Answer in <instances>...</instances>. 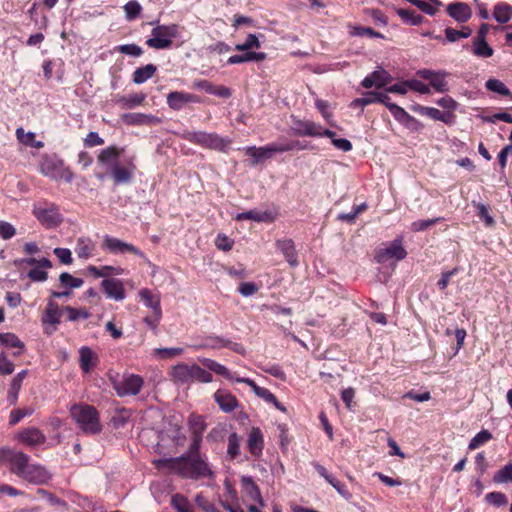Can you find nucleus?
Instances as JSON below:
<instances>
[{
    "label": "nucleus",
    "mask_w": 512,
    "mask_h": 512,
    "mask_svg": "<svg viewBox=\"0 0 512 512\" xmlns=\"http://www.w3.org/2000/svg\"><path fill=\"white\" fill-rule=\"evenodd\" d=\"M234 219L236 221H244V220H252L258 223L265 222L271 223L274 221L272 213L269 211H257V210H249L247 212L237 214Z\"/></svg>",
    "instance_id": "27"
},
{
    "label": "nucleus",
    "mask_w": 512,
    "mask_h": 512,
    "mask_svg": "<svg viewBox=\"0 0 512 512\" xmlns=\"http://www.w3.org/2000/svg\"><path fill=\"white\" fill-rule=\"evenodd\" d=\"M199 102L200 97L198 95L185 91H172L167 94V104L174 111L181 110L187 104Z\"/></svg>",
    "instance_id": "16"
},
{
    "label": "nucleus",
    "mask_w": 512,
    "mask_h": 512,
    "mask_svg": "<svg viewBox=\"0 0 512 512\" xmlns=\"http://www.w3.org/2000/svg\"><path fill=\"white\" fill-rule=\"evenodd\" d=\"M54 254L62 264L70 265L73 262L72 253L67 248H55Z\"/></svg>",
    "instance_id": "60"
},
{
    "label": "nucleus",
    "mask_w": 512,
    "mask_h": 512,
    "mask_svg": "<svg viewBox=\"0 0 512 512\" xmlns=\"http://www.w3.org/2000/svg\"><path fill=\"white\" fill-rule=\"evenodd\" d=\"M261 47L260 41L255 34H249L242 44H237L235 50L237 51H250L251 49H259Z\"/></svg>",
    "instance_id": "53"
},
{
    "label": "nucleus",
    "mask_w": 512,
    "mask_h": 512,
    "mask_svg": "<svg viewBox=\"0 0 512 512\" xmlns=\"http://www.w3.org/2000/svg\"><path fill=\"white\" fill-rule=\"evenodd\" d=\"M27 276L34 282H43L47 280L48 273L37 266L31 269Z\"/></svg>",
    "instance_id": "64"
},
{
    "label": "nucleus",
    "mask_w": 512,
    "mask_h": 512,
    "mask_svg": "<svg viewBox=\"0 0 512 512\" xmlns=\"http://www.w3.org/2000/svg\"><path fill=\"white\" fill-rule=\"evenodd\" d=\"M14 364L10 361L7 355L2 352L0 353V374L2 375H10L14 371Z\"/></svg>",
    "instance_id": "58"
},
{
    "label": "nucleus",
    "mask_w": 512,
    "mask_h": 512,
    "mask_svg": "<svg viewBox=\"0 0 512 512\" xmlns=\"http://www.w3.org/2000/svg\"><path fill=\"white\" fill-rule=\"evenodd\" d=\"M102 249L108 251L111 254H125L131 253L142 259L146 258L144 252L131 243L124 242L118 238L106 235L102 243Z\"/></svg>",
    "instance_id": "10"
},
{
    "label": "nucleus",
    "mask_w": 512,
    "mask_h": 512,
    "mask_svg": "<svg viewBox=\"0 0 512 512\" xmlns=\"http://www.w3.org/2000/svg\"><path fill=\"white\" fill-rule=\"evenodd\" d=\"M62 312L64 311L60 309L58 303L53 299L48 300L46 309L41 317V322L43 325L48 324L53 326V329L49 330L48 328H44L46 334L50 335L56 330V325L60 323Z\"/></svg>",
    "instance_id": "15"
},
{
    "label": "nucleus",
    "mask_w": 512,
    "mask_h": 512,
    "mask_svg": "<svg viewBox=\"0 0 512 512\" xmlns=\"http://www.w3.org/2000/svg\"><path fill=\"white\" fill-rule=\"evenodd\" d=\"M472 205L476 208L477 216L483 221L485 227L493 228L496 222L490 214V207L484 203L476 201H472Z\"/></svg>",
    "instance_id": "37"
},
{
    "label": "nucleus",
    "mask_w": 512,
    "mask_h": 512,
    "mask_svg": "<svg viewBox=\"0 0 512 512\" xmlns=\"http://www.w3.org/2000/svg\"><path fill=\"white\" fill-rule=\"evenodd\" d=\"M245 154L249 157H252V165L255 166L262 162L264 159L270 158L272 156V151L270 150L269 144L264 147H255L249 146L245 148Z\"/></svg>",
    "instance_id": "32"
},
{
    "label": "nucleus",
    "mask_w": 512,
    "mask_h": 512,
    "mask_svg": "<svg viewBox=\"0 0 512 512\" xmlns=\"http://www.w3.org/2000/svg\"><path fill=\"white\" fill-rule=\"evenodd\" d=\"M101 287L108 298L122 301L125 298V288L121 280L116 278L104 279Z\"/></svg>",
    "instance_id": "19"
},
{
    "label": "nucleus",
    "mask_w": 512,
    "mask_h": 512,
    "mask_svg": "<svg viewBox=\"0 0 512 512\" xmlns=\"http://www.w3.org/2000/svg\"><path fill=\"white\" fill-rule=\"evenodd\" d=\"M241 483L249 497L252 500L258 502L261 506H264V501L260 489L257 486V484L253 481V479L251 477H242Z\"/></svg>",
    "instance_id": "35"
},
{
    "label": "nucleus",
    "mask_w": 512,
    "mask_h": 512,
    "mask_svg": "<svg viewBox=\"0 0 512 512\" xmlns=\"http://www.w3.org/2000/svg\"><path fill=\"white\" fill-rule=\"evenodd\" d=\"M171 506L177 510V512H194V507L188 498L179 493L172 496Z\"/></svg>",
    "instance_id": "42"
},
{
    "label": "nucleus",
    "mask_w": 512,
    "mask_h": 512,
    "mask_svg": "<svg viewBox=\"0 0 512 512\" xmlns=\"http://www.w3.org/2000/svg\"><path fill=\"white\" fill-rule=\"evenodd\" d=\"M80 358V368L84 373H88L95 366L97 356L93 353V351L89 347H82L79 350Z\"/></svg>",
    "instance_id": "33"
},
{
    "label": "nucleus",
    "mask_w": 512,
    "mask_h": 512,
    "mask_svg": "<svg viewBox=\"0 0 512 512\" xmlns=\"http://www.w3.org/2000/svg\"><path fill=\"white\" fill-rule=\"evenodd\" d=\"M88 271L91 275H93L96 278L107 277L110 275H122L124 273L123 268H121L119 266L115 267V266H109V265L102 266L101 268L90 265L88 267Z\"/></svg>",
    "instance_id": "38"
},
{
    "label": "nucleus",
    "mask_w": 512,
    "mask_h": 512,
    "mask_svg": "<svg viewBox=\"0 0 512 512\" xmlns=\"http://www.w3.org/2000/svg\"><path fill=\"white\" fill-rule=\"evenodd\" d=\"M145 99L146 94L144 93H132L128 96L117 95L115 102L124 109H132L142 105Z\"/></svg>",
    "instance_id": "30"
},
{
    "label": "nucleus",
    "mask_w": 512,
    "mask_h": 512,
    "mask_svg": "<svg viewBox=\"0 0 512 512\" xmlns=\"http://www.w3.org/2000/svg\"><path fill=\"white\" fill-rule=\"evenodd\" d=\"M485 87L487 90L500 94L502 96H511L510 89L502 81L498 79H488L485 83Z\"/></svg>",
    "instance_id": "46"
},
{
    "label": "nucleus",
    "mask_w": 512,
    "mask_h": 512,
    "mask_svg": "<svg viewBox=\"0 0 512 512\" xmlns=\"http://www.w3.org/2000/svg\"><path fill=\"white\" fill-rule=\"evenodd\" d=\"M34 215L47 228L57 227L62 222L59 209L54 204L35 208Z\"/></svg>",
    "instance_id": "13"
},
{
    "label": "nucleus",
    "mask_w": 512,
    "mask_h": 512,
    "mask_svg": "<svg viewBox=\"0 0 512 512\" xmlns=\"http://www.w3.org/2000/svg\"><path fill=\"white\" fill-rule=\"evenodd\" d=\"M437 105L443 108V113H449L452 117V124L456 122L455 111L458 108V102L450 96H444L436 101Z\"/></svg>",
    "instance_id": "43"
},
{
    "label": "nucleus",
    "mask_w": 512,
    "mask_h": 512,
    "mask_svg": "<svg viewBox=\"0 0 512 512\" xmlns=\"http://www.w3.org/2000/svg\"><path fill=\"white\" fill-rule=\"evenodd\" d=\"M0 344L7 348L18 349L13 353L14 356H20L25 350V344L20 338L11 332L0 333Z\"/></svg>",
    "instance_id": "29"
},
{
    "label": "nucleus",
    "mask_w": 512,
    "mask_h": 512,
    "mask_svg": "<svg viewBox=\"0 0 512 512\" xmlns=\"http://www.w3.org/2000/svg\"><path fill=\"white\" fill-rule=\"evenodd\" d=\"M472 53L479 58H489L493 55V48L486 40H473Z\"/></svg>",
    "instance_id": "41"
},
{
    "label": "nucleus",
    "mask_w": 512,
    "mask_h": 512,
    "mask_svg": "<svg viewBox=\"0 0 512 512\" xmlns=\"http://www.w3.org/2000/svg\"><path fill=\"white\" fill-rule=\"evenodd\" d=\"M227 454L231 459H236L240 455V437L235 432L228 437Z\"/></svg>",
    "instance_id": "50"
},
{
    "label": "nucleus",
    "mask_w": 512,
    "mask_h": 512,
    "mask_svg": "<svg viewBox=\"0 0 512 512\" xmlns=\"http://www.w3.org/2000/svg\"><path fill=\"white\" fill-rule=\"evenodd\" d=\"M327 482L336 489V491L342 495L344 498L349 499L351 497V493L347 489V487L341 483L337 478L333 475L327 480Z\"/></svg>",
    "instance_id": "59"
},
{
    "label": "nucleus",
    "mask_w": 512,
    "mask_h": 512,
    "mask_svg": "<svg viewBox=\"0 0 512 512\" xmlns=\"http://www.w3.org/2000/svg\"><path fill=\"white\" fill-rule=\"evenodd\" d=\"M152 37L146 40V44L153 49H168L172 46L173 38L178 37V25H158L151 31Z\"/></svg>",
    "instance_id": "8"
},
{
    "label": "nucleus",
    "mask_w": 512,
    "mask_h": 512,
    "mask_svg": "<svg viewBox=\"0 0 512 512\" xmlns=\"http://www.w3.org/2000/svg\"><path fill=\"white\" fill-rule=\"evenodd\" d=\"M275 245L292 267L298 265V256L292 239H279L276 241Z\"/></svg>",
    "instance_id": "23"
},
{
    "label": "nucleus",
    "mask_w": 512,
    "mask_h": 512,
    "mask_svg": "<svg viewBox=\"0 0 512 512\" xmlns=\"http://www.w3.org/2000/svg\"><path fill=\"white\" fill-rule=\"evenodd\" d=\"M490 439H492V434L488 430H481L470 440L468 448L470 450H475Z\"/></svg>",
    "instance_id": "52"
},
{
    "label": "nucleus",
    "mask_w": 512,
    "mask_h": 512,
    "mask_svg": "<svg viewBox=\"0 0 512 512\" xmlns=\"http://www.w3.org/2000/svg\"><path fill=\"white\" fill-rule=\"evenodd\" d=\"M407 255L405 248L402 245L401 239H395L387 246L379 248L375 253V261L380 264L387 263L395 260L400 261Z\"/></svg>",
    "instance_id": "9"
},
{
    "label": "nucleus",
    "mask_w": 512,
    "mask_h": 512,
    "mask_svg": "<svg viewBox=\"0 0 512 512\" xmlns=\"http://www.w3.org/2000/svg\"><path fill=\"white\" fill-rule=\"evenodd\" d=\"M157 67L154 64H147L145 66L137 68L132 75L133 82L135 84H142L148 79L152 78Z\"/></svg>",
    "instance_id": "34"
},
{
    "label": "nucleus",
    "mask_w": 512,
    "mask_h": 512,
    "mask_svg": "<svg viewBox=\"0 0 512 512\" xmlns=\"http://www.w3.org/2000/svg\"><path fill=\"white\" fill-rule=\"evenodd\" d=\"M141 301L150 309L155 316L162 315L160 297L153 294L149 289L144 288L139 291Z\"/></svg>",
    "instance_id": "28"
},
{
    "label": "nucleus",
    "mask_w": 512,
    "mask_h": 512,
    "mask_svg": "<svg viewBox=\"0 0 512 512\" xmlns=\"http://www.w3.org/2000/svg\"><path fill=\"white\" fill-rule=\"evenodd\" d=\"M7 461L10 464L11 473L19 478L35 485L47 483L52 475L42 465L31 464L30 456L20 451H9Z\"/></svg>",
    "instance_id": "3"
},
{
    "label": "nucleus",
    "mask_w": 512,
    "mask_h": 512,
    "mask_svg": "<svg viewBox=\"0 0 512 512\" xmlns=\"http://www.w3.org/2000/svg\"><path fill=\"white\" fill-rule=\"evenodd\" d=\"M188 424L192 436L203 437V433L207 427L204 418L194 413L189 415Z\"/></svg>",
    "instance_id": "39"
},
{
    "label": "nucleus",
    "mask_w": 512,
    "mask_h": 512,
    "mask_svg": "<svg viewBox=\"0 0 512 512\" xmlns=\"http://www.w3.org/2000/svg\"><path fill=\"white\" fill-rule=\"evenodd\" d=\"M320 124L310 120H295L293 122L292 131L297 136L317 137L319 134Z\"/></svg>",
    "instance_id": "22"
},
{
    "label": "nucleus",
    "mask_w": 512,
    "mask_h": 512,
    "mask_svg": "<svg viewBox=\"0 0 512 512\" xmlns=\"http://www.w3.org/2000/svg\"><path fill=\"white\" fill-rule=\"evenodd\" d=\"M485 500L487 503L497 507L504 506L508 502L506 495L502 492H490L486 494Z\"/></svg>",
    "instance_id": "55"
},
{
    "label": "nucleus",
    "mask_w": 512,
    "mask_h": 512,
    "mask_svg": "<svg viewBox=\"0 0 512 512\" xmlns=\"http://www.w3.org/2000/svg\"><path fill=\"white\" fill-rule=\"evenodd\" d=\"M59 281L63 287L69 289L80 288L84 283L82 278L74 277L68 272L61 273L59 276Z\"/></svg>",
    "instance_id": "49"
},
{
    "label": "nucleus",
    "mask_w": 512,
    "mask_h": 512,
    "mask_svg": "<svg viewBox=\"0 0 512 512\" xmlns=\"http://www.w3.org/2000/svg\"><path fill=\"white\" fill-rule=\"evenodd\" d=\"M123 152L124 148L111 145L102 149L97 156V160L100 164L110 168V175L116 186L130 183L137 169L134 163V157L125 159L124 163L119 161V157Z\"/></svg>",
    "instance_id": "2"
},
{
    "label": "nucleus",
    "mask_w": 512,
    "mask_h": 512,
    "mask_svg": "<svg viewBox=\"0 0 512 512\" xmlns=\"http://www.w3.org/2000/svg\"><path fill=\"white\" fill-rule=\"evenodd\" d=\"M442 6L438 0H418V10L425 14L434 16Z\"/></svg>",
    "instance_id": "48"
},
{
    "label": "nucleus",
    "mask_w": 512,
    "mask_h": 512,
    "mask_svg": "<svg viewBox=\"0 0 512 512\" xmlns=\"http://www.w3.org/2000/svg\"><path fill=\"white\" fill-rule=\"evenodd\" d=\"M123 9H124L125 18L127 21H133V20L137 19L142 12V6L136 0L128 1L124 5Z\"/></svg>",
    "instance_id": "47"
},
{
    "label": "nucleus",
    "mask_w": 512,
    "mask_h": 512,
    "mask_svg": "<svg viewBox=\"0 0 512 512\" xmlns=\"http://www.w3.org/2000/svg\"><path fill=\"white\" fill-rule=\"evenodd\" d=\"M269 146H270V150L272 151V154L288 152V151H292L296 148L300 149V150H303L306 148L305 145H302L300 143V141H297V140L286 142V143H271V144H269Z\"/></svg>",
    "instance_id": "45"
},
{
    "label": "nucleus",
    "mask_w": 512,
    "mask_h": 512,
    "mask_svg": "<svg viewBox=\"0 0 512 512\" xmlns=\"http://www.w3.org/2000/svg\"><path fill=\"white\" fill-rule=\"evenodd\" d=\"M28 375V370H22L17 373L10 384V388L7 394V401L10 405H15L18 401V394L21 390L22 383Z\"/></svg>",
    "instance_id": "26"
},
{
    "label": "nucleus",
    "mask_w": 512,
    "mask_h": 512,
    "mask_svg": "<svg viewBox=\"0 0 512 512\" xmlns=\"http://www.w3.org/2000/svg\"><path fill=\"white\" fill-rule=\"evenodd\" d=\"M143 384L144 381L141 376L131 374L125 377L121 382L115 384L114 389L120 397L135 396L141 391Z\"/></svg>",
    "instance_id": "12"
},
{
    "label": "nucleus",
    "mask_w": 512,
    "mask_h": 512,
    "mask_svg": "<svg viewBox=\"0 0 512 512\" xmlns=\"http://www.w3.org/2000/svg\"><path fill=\"white\" fill-rule=\"evenodd\" d=\"M16 138L20 143H22L26 146H29L35 138V133H33V132L26 133L24 131V129L22 127H20V128L16 129Z\"/></svg>",
    "instance_id": "62"
},
{
    "label": "nucleus",
    "mask_w": 512,
    "mask_h": 512,
    "mask_svg": "<svg viewBox=\"0 0 512 512\" xmlns=\"http://www.w3.org/2000/svg\"><path fill=\"white\" fill-rule=\"evenodd\" d=\"M39 171L46 177L53 180H63L66 183H71L74 179V173L70 167L65 165L63 159L57 154H43L39 160Z\"/></svg>",
    "instance_id": "6"
},
{
    "label": "nucleus",
    "mask_w": 512,
    "mask_h": 512,
    "mask_svg": "<svg viewBox=\"0 0 512 512\" xmlns=\"http://www.w3.org/2000/svg\"><path fill=\"white\" fill-rule=\"evenodd\" d=\"M123 123L127 125L140 126V125H157L162 120L154 115L144 114L139 112L125 113L121 116Z\"/></svg>",
    "instance_id": "18"
},
{
    "label": "nucleus",
    "mask_w": 512,
    "mask_h": 512,
    "mask_svg": "<svg viewBox=\"0 0 512 512\" xmlns=\"http://www.w3.org/2000/svg\"><path fill=\"white\" fill-rule=\"evenodd\" d=\"M117 50L122 54L131 55L134 57H139L143 54L142 48L136 44H123L118 46Z\"/></svg>",
    "instance_id": "57"
},
{
    "label": "nucleus",
    "mask_w": 512,
    "mask_h": 512,
    "mask_svg": "<svg viewBox=\"0 0 512 512\" xmlns=\"http://www.w3.org/2000/svg\"><path fill=\"white\" fill-rule=\"evenodd\" d=\"M63 311L67 314V320L70 322H75L80 319L86 320L91 316V313L86 308L66 306L63 308Z\"/></svg>",
    "instance_id": "44"
},
{
    "label": "nucleus",
    "mask_w": 512,
    "mask_h": 512,
    "mask_svg": "<svg viewBox=\"0 0 512 512\" xmlns=\"http://www.w3.org/2000/svg\"><path fill=\"white\" fill-rule=\"evenodd\" d=\"M16 234L14 226L8 222L0 220V236L4 240L12 238Z\"/></svg>",
    "instance_id": "63"
},
{
    "label": "nucleus",
    "mask_w": 512,
    "mask_h": 512,
    "mask_svg": "<svg viewBox=\"0 0 512 512\" xmlns=\"http://www.w3.org/2000/svg\"><path fill=\"white\" fill-rule=\"evenodd\" d=\"M17 439L26 446L35 447L46 442V436L36 427L22 429L17 434Z\"/></svg>",
    "instance_id": "17"
},
{
    "label": "nucleus",
    "mask_w": 512,
    "mask_h": 512,
    "mask_svg": "<svg viewBox=\"0 0 512 512\" xmlns=\"http://www.w3.org/2000/svg\"><path fill=\"white\" fill-rule=\"evenodd\" d=\"M94 248V243L89 238L80 237L77 240L75 252L79 258L88 259L92 256Z\"/></svg>",
    "instance_id": "36"
},
{
    "label": "nucleus",
    "mask_w": 512,
    "mask_h": 512,
    "mask_svg": "<svg viewBox=\"0 0 512 512\" xmlns=\"http://www.w3.org/2000/svg\"><path fill=\"white\" fill-rule=\"evenodd\" d=\"M418 113L432 120L440 121L446 125H453L451 114L443 113V111H440L437 108L418 105Z\"/></svg>",
    "instance_id": "25"
},
{
    "label": "nucleus",
    "mask_w": 512,
    "mask_h": 512,
    "mask_svg": "<svg viewBox=\"0 0 512 512\" xmlns=\"http://www.w3.org/2000/svg\"><path fill=\"white\" fill-rule=\"evenodd\" d=\"M448 15L459 23L467 22L472 16V10L467 3L452 2L447 8Z\"/></svg>",
    "instance_id": "20"
},
{
    "label": "nucleus",
    "mask_w": 512,
    "mask_h": 512,
    "mask_svg": "<svg viewBox=\"0 0 512 512\" xmlns=\"http://www.w3.org/2000/svg\"><path fill=\"white\" fill-rule=\"evenodd\" d=\"M104 144V139L99 136L97 132H89L84 138L85 147H95Z\"/></svg>",
    "instance_id": "61"
},
{
    "label": "nucleus",
    "mask_w": 512,
    "mask_h": 512,
    "mask_svg": "<svg viewBox=\"0 0 512 512\" xmlns=\"http://www.w3.org/2000/svg\"><path fill=\"white\" fill-rule=\"evenodd\" d=\"M181 138L203 148L221 152H227L231 144L230 139L221 137L215 132L185 130Z\"/></svg>",
    "instance_id": "7"
},
{
    "label": "nucleus",
    "mask_w": 512,
    "mask_h": 512,
    "mask_svg": "<svg viewBox=\"0 0 512 512\" xmlns=\"http://www.w3.org/2000/svg\"><path fill=\"white\" fill-rule=\"evenodd\" d=\"M408 89L416 91V80L412 79L406 82L393 84L388 87L387 92L405 94Z\"/></svg>",
    "instance_id": "54"
},
{
    "label": "nucleus",
    "mask_w": 512,
    "mask_h": 512,
    "mask_svg": "<svg viewBox=\"0 0 512 512\" xmlns=\"http://www.w3.org/2000/svg\"><path fill=\"white\" fill-rule=\"evenodd\" d=\"M153 465L158 470H166L169 474H175L183 479L200 480L213 478L209 463L203 457H190L181 455L179 457L162 458L154 460Z\"/></svg>",
    "instance_id": "1"
},
{
    "label": "nucleus",
    "mask_w": 512,
    "mask_h": 512,
    "mask_svg": "<svg viewBox=\"0 0 512 512\" xmlns=\"http://www.w3.org/2000/svg\"><path fill=\"white\" fill-rule=\"evenodd\" d=\"M236 382L247 384L258 397L274 405L279 411L286 412V408L278 401L277 397L269 389L258 386L254 380L250 378H236Z\"/></svg>",
    "instance_id": "14"
},
{
    "label": "nucleus",
    "mask_w": 512,
    "mask_h": 512,
    "mask_svg": "<svg viewBox=\"0 0 512 512\" xmlns=\"http://www.w3.org/2000/svg\"><path fill=\"white\" fill-rule=\"evenodd\" d=\"M247 447L250 453L259 457L262 454L264 448V438L263 433L258 427H253L249 433Z\"/></svg>",
    "instance_id": "24"
},
{
    "label": "nucleus",
    "mask_w": 512,
    "mask_h": 512,
    "mask_svg": "<svg viewBox=\"0 0 512 512\" xmlns=\"http://www.w3.org/2000/svg\"><path fill=\"white\" fill-rule=\"evenodd\" d=\"M72 419L85 434H98L102 431L99 412L88 404H74L70 409Z\"/></svg>",
    "instance_id": "5"
},
{
    "label": "nucleus",
    "mask_w": 512,
    "mask_h": 512,
    "mask_svg": "<svg viewBox=\"0 0 512 512\" xmlns=\"http://www.w3.org/2000/svg\"><path fill=\"white\" fill-rule=\"evenodd\" d=\"M200 362L203 364L205 368H207L209 371H212L218 375L223 376L225 379L230 381H236V378L227 367L224 365L218 363L217 361L210 359V358H203L200 360Z\"/></svg>",
    "instance_id": "31"
},
{
    "label": "nucleus",
    "mask_w": 512,
    "mask_h": 512,
    "mask_svg": "<svg viewBox=\"0 0 512 512\" xmlns=\"http://www.w3.org/2000/svg\"><path fill=\"white\" fill-rule=\"evenodd\" d=\"M493 16L498 23L505 24L509 22L512 18V6L504 2L496 4Z\"/></svg>",
    "instance_id": "40"
},
{
    "label": "nucleus",
    "mask_w": 512,
    "mask_h": 512,
    "mask_svg": "<svg viewBox=\"0 0 512 512\" xmlns=\"http://www.w3.org/2000/svg\"><path fill=\"white\" fill-rule=\"evenodd\" d=\"M169 376L171 381L177 385H186L194 381L210 383L213 379L212 374L208 370L197 364L189 365L185 362L174 365L169 372Z\"/></svg>",
    "instance_id": "4"
},
{
    "label": "nucleus",
    "mask_w": 512,
    "mask_h": 512,
    "mask_svg": "<svg viewBox=\"0 0 512 512\" xmlns=\"http://www.w3.org/2000/svg\"><path fill=\"white\" fill-rule=\"evenodd\" d=\"M214 400L219 405L220 409L226 413L234 411L238 407V400L229 391L219 389L214 393Z\"/></svg>",
    "instance_id": "21"
},
{
    "label": "nucleus",
    "mask_w": 512,
    "mask_h": 512,
    "mask_svg": "<svg viewBox=\"0 0 512 512\" xmlns=\"http://www.w3.org/2000/svg\"><path fill=\"white\" fill-rule=\"evenodd\" d=\"M493 481L497 484L512 482V463L506 464L496 472Z\"/></svg>",
    "instance_id": "51"
},
{
    "label": "nucleus",
    "mask_w": 512,
    "mask_h": 512,
    "mask_svg": "<svg viewBox=\"0 0 512 512\" xmlns=\"http://www.w3.org/2000/svg\"><path fill=\"white\" fill-rule=\"evenodd\" d=\"M450 74L443 70H430L422 69L418 70V77L429 82V85L438 93H446L449 91V85L446 81V77Z\"/></svg>",
    "instance_id": "11"
},
{
    "label": "nucleus",
    "mask_w": 512,
    "mask_h": 512,
    "mask_svg": "<svg viewBox=\"0 0 512 512\" xmlns=\"http://www.w3.org/2000/svg\"><path fill=\"white\" fill-rule=\"evenodd\" d=\"M390 112L396 120L403 124H407L410 120H412L411 116L398 105H391Z\"/></svg>",
    "instance_id": "56"
}]
</instances>
